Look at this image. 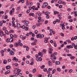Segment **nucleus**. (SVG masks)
<instances>
[{"mask_svg":"<svg viewBox=\"0 0 77 77\" xmlns=\"http://www.w3.org/2000/svg\"><path fill=\"white\" fill-rule=\"evenodd\" d=\"M48 5V3L47 2H44L42 6V8H45L46 6H47V5Z\"/></svg>","mask_w":77,"mask_h":77,"instance_id":"1","label":"nucleus"},{"mask_svg":"<svg viewBox=\"0 0 77 77\" xmlns=\"http://www.w3.org/2000/svg\"><path fill=\"white\" fill-rule=\"evenodd\" d=\"M66 48L68 49H69L70 48H73V47L72 46V45H68L67 46Z\"/></svg>","mask_w":77,"mask_h":77,"instance_id":"2","label":"nucleus"},{"mask_svg":"<svg viewBox=\"0 0 77 77\" xmlns=\"http://www.w3.org/2000/svg\"><path fill=\"white\" fill-rule=\"evenodd\" d=\"M49 50L50 51H48L49 53V54H53V53H52V51H53V49L52 48H50Z\"/></svg>","mask_w":77,"mask_h":77,"instance_id":"3","label":"nucleus"},{"mask_svg":"<svg viewBox=\"0 0 77 77\" xmlns=\"http://www.w3.org/2000/svg\"><path fill=\"white\" fill-rule=\"evenodd\" d=\"M1 54L2 56H4V51L2 50L1 51Z\"/></svg>","mask_w":77,"mask_h":77,"instance_id":"4","label":"nucleus"},{"mask_svg":"<svg viewBox=\"0 0 77 77\" xmlns=\"http://www.w3.org/2000/svg\"><path fill=\"white\" fill-rule=\"evenodd\" d=\"M10 54L11 56H13L14 54V52L12 50H11L10 53Z\"/></svg>","mask_w":77,"mask_h":77,"instance_id":"5","label":"nucleus"},{"mask_svg":"<svg viewBox=\"0 0 77 77\" xmlns=\"http://www.w3.org/2000/svg\"><path fill=\"white\" fill-rule=\"evenodd\" d=\"M57 52H54V53H53V54H52L51 55V57H53V56H56V55H57Z\"/></svg>","mask_w":77,"mask_h":77,"instance_id":"6","label":"nucleus"},{"mask_svg":"<svg viewBox=\"0 0 77 77\" xmlns=\"http://www.w3.org/2000/svg\"><path fill=\"white\" fill-rule=\"evenodd\" d=\"M75 14V17H77V11H74L72 12V14Z\"/></svg>","mask_w":77,"mask_h":77,"instance_id":"7","label":"nucleus"},{"mask_svg":"<svg viewBox=\"0 0 77 77\" xmlns=\"http://www.w3.org/2000/svg\"><path fill=\"white\" fill-rule=\"evenodd\" d=\"M11 66L8 65V66H6V69L8 70V69H11Z\"/></svg>","mask_w":77,"mask_h":77,"instance_id":"8","label":"nucleus"},{"mask_svg":"<svg viewBox=\"0 0 77 77\" xmlns=\"http://www.w3.org/2000/svg\"><path fill=\"white\" fill-rule=\"evenodd\" d=\"M15 60L16 62H18V59L17 58H16V57H14V59L13 60V61H14V60Z\"/></svg>","mask_w":77,"mask_h":77,"instance_id":"9","label":"nucleus"},{"mask_svg":"<svg viewBox=\"0 0 77 77\" xmlns=\"http://www.w3.org/2000/svg\"><path fill=\"white\" fill-rule=\"evenodd\" d=\"M13 40H14V38H10L9 39V41L10 42H12L13 41Z\"/></svg>","mask_w":77,"mask_h":77,"instance_id":"10","label":"nucleus"},{"mask_svg":"<svg viewBox=\"0 0 77 77\" xmlns=\"http://www.w3.org/2000/svg\"><path fill=\"white\" fill-rule=\"evenodd\" d=\"M41 35L40 34H39L36 36V37L37 38H41Z\"/></svg>","mask_w":77,"mask_h":77,"instance_id":"11","label":"nucleus"},{"mask_svg":"<svg viewBox=\"0 0 77 77\" xmlns=\"http://www.w3.org/2000/svg\"><path fill=\"white\" fill-rule=\"evenodd\" d=\"M55 63L56 65H59L60 63V61H57L55 62Z\"/></svg>","mask_w":77,"mask_h":77,"instance_id":"12","label":"nucleus"},{"mask_svg":"<svg viewBox=\"0 0 77 77\" xmlns=\"http://www.w3.org/2000/svg\"><path fill=\"white\" fill-rule=\"evenodd\" d=\"M54 15H56V14H59V12L56 11H54Z\"/></svg>","mask_w":77,"mask_h":77,"instance_id":"13","label":"nucleus"},{"mask_svg":"<svg viewBox=\"0 0 77 77\" xmlns=\"http://www.w3.org/2000/svg\"><path fill=\"white\" fill-rule=\"evenodd\" d=\"M29 15L30 16H32V17H34L35 15L33 13H29Z\"/></svg>","mask_w":77,"mask_h":77,"instance_id":"14","label":"nucleus"},{"mask_svg":"<svg viewBox=\"0 0 77 77\" xmlns=\"http://www.w3.org/2000/svg\"><path fill=\"white\" fill-rule=\"evenodd\" d=\"M66 42H67L68 43H71V41L70 40L68 39L66 40Z\"/></svg>","mask_w":77,"mask_h":77,"instance_id":"15","label":"nucleus"},{"mask_svg":"<svg viewBox=\"0 0 77 77\" xmlns=\"http://www.w3.org/2000/svg\"><path fill=\"white\" fill-rule=\"evenodd\" d=\"M48 65H49V66H51L52 65L51 64V61H49L48 62Z\"/></svg>","mask_w":77,"mask_h":77,"instance_id":"16","label":"nucleus"},{"mask_svg":"<svg viewBox=\"0 0 77 77\" xmlns=\"http://www.w3.org/2000/svg\"><path fill=\"white\" fill-rule=\"evenodd\" d=\"M7 60H4V62H3L4 64H6L7 63Z\"/></svg>","mask_w":77,"mask_h":77,"instance_id":"17","label":"nucleus"},{"mask_svg":"<svg viewBox=\"0 0 77 77\" xmlns=\"http://www.w3.org/2000/svg\"><path fill=\"white\" fill-rule=\"evenodd\" d=\"M12 26L13 27L15 26V21H14L13 20L12 22Z\"/></svg>","mask_w":77,"mask_h":77,"instance_id":"18","label":"nucleus"},{"mask_svg":"<svg viewBox=\"0 0 77 77\" xmlns=\"http://www.w3.org/2000/svg\"><path fill=\"white\" fill-rule=\"evenodd\" d=\"M61 16L60 15V14H58V17L59 18L60 20H61V19H62V17H61Z\"/></svg>","mask_w":77,"mask_h":77,"instance_id":"19","label":"nucleus"},{"mask_svg":"<svg viewBox=\"0 0 77 77\" xmlns=\"http://www.w3.org/2000/svg\"><path fill=\"white\" fill-rule=\"evenodd\" d=\"M41 24H42V23H36V25L38 26V27H39V26H40Z\"/></svg>","mask_w":77,"mask_h":77,"instance_id":"20","label":"nucleus"},{"mask_svg":"<svg viewBox=\"0 0 77 77\" xmlns=\"http://www.w3.org/2000/svg\"><path fill=\"white\" fill-rule=\"evenodd\" d=\"M9 72H10V70H8L5 72V74H8V73H9Z\"/></svg>","mask_w":77,"mask_h":77,"instance_id":"21","label":"nucleus"},{"mask_svg":"<svg viewBox=\"0 0 77 77\" xmlns=\"http://www.w3.org/2000/svg\"><path fill=\"white\" fill-rule=\"evenodd\" d=\"M19 45H18V44L17 43H15L14 44V46H16V47H18Z\"/></svg>","mask_w":77,"mask_h":77,"instance_id":"22","label":"nucleus"},{"mask_svg":"<svg viewBox=\"0 0 77 77\" xmlns=\"http://www.w3.org/2000/svg\"><path fill=\"white\" fill-rule=\"evenodd\" d=\"M50 14V12L48 11H47L45 13V14L46 15H48L49 14Z\"/></svg>","mask_w":77,"mask_h":77,"instance_id":"23","label":"nucleus"},{"mask_svg":"<svg viewBox=\"0 0 77 77\" xmlns=\"http://www.w3.org/2000/svg\"><path fill=\"white\" fill-rule=\"evenodd\" d=\"M55 72H56V69H54L53 70V71L52 72V74H54Z\"/></svg>","mask_w":77,"mask_h":77,"instance_id":"24","label":"nucleus"},{"mask_svg":"<svg viewBox=\"0 0 77 77\" xmlns=\"http://www.w3.org/2000/svg\"><path fill=\"white\" fill-rule=\"evenodd\" d=\"M29 23V21H26V23H25L24 24L25 25H26V24H28Z\"/></svg>","mask_w":77,"mask_h":77,"instance_id":"25","label":"nucleus"},{"mask_svg":"<svg viewBox=\"0 0 77 77\" xmlns=\"http://www.w3.org/2000/svg\"><path fill=\"white\" fill-rule=\"evenodd\" d=\"M31 45H36V43L35 42H34L31 43Z\"/></svg>","mask_w":77,"mask_h":77,"instance_id":"26","label":"nucleus"},{"mask_svg":"<svg viewBox=\"0 0 77 77\" xmlns=\"http://www.w3.org/2000/svg\"><path fill=\"white\" fill-rule=\"evenodd\" d=\"M5 33L6 35H8L9 34V32H8V31L7 30H6L5 31Z\"/></svg>","mask_w":77,"mask_h":77,"instance_id":"27","label":"nucleus"},{"mask_svg":"<svg viewBox=\"0 0 77 77\" xmlns=\"http://www.w3.org/2000/svg\"><path fill=\"white\" fill-rule=\"evenodd\" d=\"M19 74V72H17V73L15 74V76L17 77V75H18Z\"/></svg>","mask_w":77,"mask_h":77,"instance_id":"28","label":"nucleus"},{"mask_svg":"<svg viewBox=\"0 0 77 77\" xmlns=\"http://www.w3.org/2000/svg\"><path fill=\"white\" fill-rule=\"evenodd\" d=\"M75 58V57L74 56H71L70 57V59L72 60L74 59V58Z\"/></svg>","mask_w":77,"mask_h":77,"instance_id":"29","label":"nucleus"},{"mask_svg":"<svg viewBox=\"0 0 77 77\" xmlns=\"http://www.w3.org/2000/svg\"><path fill=\"white\" fill-rule=\"evenodd\" d=\"M56 22H57V23H59V22H60V20L58 19H56Z\"/></svg>","mask_w":77,"mask_h":77,"instance_id":"30","label":"nucleus"},{"mask_svg":"<svg viewBox=\"0 0 77 77\" xmlns=\"http://www.w3.org/2000/svg\"><path fill=\"white\" fill-rule=\"evenodd\" d=\"M10 37H11L10 38H13L14 37V36H13L12 34H10Z\"/></svg>","mask_w":77,"mask_h":77,"instance_id":"31","label":"nucleus"},{"mask_svg":"<svg viewBox=\"0 0 77 77\" xmlns=\"http://www.w3.org/2000/svg\"><path fill=\"white\" fill-rule=\"evenodd\" d=\"M18 45H20V44H21V40H19L18 41Z\"/></svg>","mask_w":77,"mask_h":77,"instance_id":"32","label":"nucleus"},{"mask_svg":"<svg viewBox=\"0 0 77 77\" xmlns=\"http://www.w3.org/2000/svg\"><path fill=\"white\" fill-rule=\"evenodd\" d=\"M48 77H52V75H51V74H49L48 75Z\"/></svg>","mask_w":77,"mask_h":77,"instance_id":"33","label":"nucleus"},{"mask_svg":"<svg viewBox=\"0 0 77 77\" xmlns=\"http://www.w3.org/2000/svg\"><path fill=\"white\" fill-rule=\"evenodd\" d=\"M57 71H58L60 72V71H61V69H60V68H57Z\"/></svg>","mask_w":77,"mask_h":77,"instance_id":"34","label":"nucleus"},{"mask_svg":"<svg viewBox=\"0 0 77 77\" xmlns=\"http://www.w3.org/2000/svg\"><path fill=\"white\" fill-rule=\"evenodd\" d=\"M1 14H4V12H3V11H0V15Z\"/></svg>","mask_w":77,"mask_h":77,"instance_id":"35","label":"nucleus"},{"mask_svg":"<svg viewBox=\"0 0 77 77\" xmlns=\"http://www.w3.org/2000/svg\"><path fill=\"white\" fill-rule=\"evenodd\" d=\"M59 4H62V0H60L58 2Z\"/></svg>","mask_w":77,"mask_h":77,"instance_id":"36","label":"nucleus"},{"mask_svg":"<svg viewBox=\"0 0 77 77\" xmlns=\"http://www.w3.org/2000/svg\"><path fill=\"white\" fill-rule=\"evenodd\" d=\"M17 27H18V29H19V28H20V24L18 23L17 24Z\"/></svg>","mask_w":77,"mask_h":77,"instance_id":"37","label":"nucleus"},{"mask_svg":"<svg viewBox=\"0 0 77 77\" xmlns=\"http://www.w3.org/2000/svg\"><path fill=\"white\" fill-rule=\"evenodd\" d=\"M11 32L12 33H14V31L12 29L10 30L9 32V33H11Z\"/></svg>","mask_w":77,"mask_h":77,"instance_id":"38","label":"nucleus"},{"mask_svg":"<svg viewBox=\"0 0 77 77\" xmlns=\"http://www.w3.org/2000/svg\"><path fill=\"white\" fill-rule=\"evenodd\" d=\"M38 60L39 61H42V58L41 57H39L38 58Z\"/></svg>","mask_w":77,"mask_h":77,"instance_id":"39","label":"nucleus"},{"mask_svg":"<svg viewBox=\"0 0 77 77\" xmlns=\"http://www.w3.org/2000/svg\"><path fill=\"white\" fill-rule=\"evenodd\" d=\"M67 56H69L70 57V56H72V55L71 54H67Z\"/></svg>","mask_w":77,"mask_h":77,"instance_id":"40","label":"nucleus"},{"mask_svg":"<svg viewBox=\"0 0 77 77\" xmlns=\"http://www.w3.org/2000/svg\"><path fill=\"white\" fill-rule=\"evenodd\" d=\"M44 67H45V66L43 65L41 67V69H43Z\"/></svg>","mask_w":77,"mask_h":77,"instance_id":"41","label":"nucleus"},{"mask_svg":"<svg viewBox=\"0 0 77 77\" xmlns=\"http://www.w3.org/2000/svg\"><path fill=\"white\" fill-rule=\"evenodd\" d=\"M4 17L5 18V20H6V19L8 18V16L7 15H5Z\"/></svg>","mask_w":77,"mask_h":77,"instance_id":"42","label":"nucleus"},{"mask_svg":"<svg viewBox=\"0 0 77 77\" xmlns=\"http://www.w3.org/2000/svg\"><path fill=\"white\" fill-rule=\"evenodd\" d=\"M32 9L34 10L33 11H34V10L35 9V6H33L32 7Z\"/></svg>","mask_w":77,"mask_h":77,"instance_id":"43","label":"nucleus"},{"mask_svg":"<svg viewBox=\"0 0 77 77\" xmlns=\"http://www.w3.org/2000/svg\"><path fill=\"white\" fill-rule=\"evenodd\" d=\"M72 47H75V44H74V43H72Z\"/></svg>","mask_w":77,"mask_h":77,"instance_id":"44","label":"nucleus"},{"mask_svg":"<svg viewBox=\"0 0 77 77\" xmlns=\"http://www.w3.org/2000/svg\"><path fill=\"white\" fill-rule=\"evenodd\" d=\"M13 12V11H12V10L10 12V15H12V14Z\"/></svg>","mask_w":77,"mask_h":77,"instance_id":"45","label":"nucleus"},{"mask_svg":"<svg viewBox=\"0 0 77 77\" xmlns=\"http://www.w3.org/2000/svg\"><path fill=\"white\" fill-rule=\"evenodd\" d=\"M48 20H46V21L45 22V24H47V23H48Z\"/></svg>","mask_w":77,"mask_h":77,"instance_id":"46","label":"nucleus"},{"mask_svg":"<svg viewBox=\"0 0 77 77\" xmlns=\"http://www.w3.org/2000/svg\"><path fill=\"white\" fill-rule=\"evenodd\" d=\"M60 35H61V36H63H63H64V35L62 33H61L60 34Z\"/></svg>","mask_w":77,"mask_h":77,"instance_id":"47","label":"nucleus"},{"mask_svg":"<svg viewBox=\"0 0 77 77\" xmlns=\"http://www.w3.org/2000/svg\"><path fill=\"white\" fill-rule=\"evenodd\" d=\"M18 71V72H21V69H18L17 70V72Z\"/></svg>","mask_w":77,"mask_h":77,"instance_id":"48","label":"nucleus"},{"mask_svg":"<svg viewBox=\"0 0 77 77\" xmlns=\"http://www.w3.org/2000/svg\"><path fill=\"white\" fill-rule=\"evenodd\" d=\"M38 19L39 20H41V16H39L38 17Z\"/></svg>","mask_w":77,"mask_h":77,"instance_id":"49","label":"nucleus"},{"mask_svg":"<svg viewBox=\"0 0 77 77\" xmlns=\"http://www.w3.org/2000/svg\"><path fill=\"white\" fill-rule=\"evenodd\" d=\"M74 48L75 49V50H77V45H75V47H74Z\"/></svg>","mask_w":77,"mask_h":77,"instance_id":"50","label":"nucleus"},{"mask_svg":"<svg viewBox=\"0 0 77 77\" xmlns=\"http://www.w3.org/2000/svg\"><path fill=\"white\" fill-rule=\"evenodd\" d=\"M35 33H33L32 34V37H35Z\"/></svg>","mask_w":77,"mask_h":77,"instance_id":"51","label":"nucleus"},{"mask_svg":"<svg viewBox=\"0 0 77 77\" xmlns=\"http://www.w3.org/2000/svg\"><path fill=\"white\" fill-rule=\"evenodd\" d=\"M46 18H50V16H49V15H47L46 16Z\"/></svg>","mask_w":77,"mask_h":77,"instance_id":"52","label":"nucleus"},{"mask_svg":"<svg viewBox=\"0 0 77 77\" xmlns=\"http://www.w3.org/2000/svg\"><path fill=\"white\" fill-rule=\"evenodd\" d=\"M31 39L32 41H33V40H35V38L33 37H32L31 38Z\"/></svg>","mask_w":77,"mask_h":77,"instance_id":"53","label":"nucleus"},{"mask_svg":"<svg viewBox=\"0 0 77 77\" xmlns=\"http://www.w3.org/2000/svg\"><path fill=\"white\" fill-rule=\"evenodd\" d=\"M13 47V45L11 44L10 45V48H12V47Z\"/></svg>","mask_w":77,"mask_h":77,"instance_id":"54","label":"nucleus"},{"mask_svg":"<svg viewBox=\"0 0 77 77\" xmlns=\"http://www.w3.org/2000/svg\"><path fill=\"white\" fill-rule=\"evenodd\" d=\"M65 66H63L62 67V69H65Z\"/></svg>","mask_w":77,"mask_h":77,"instance_id":"55","label":"nucleus"},{"mask_svg":"<svg viewBox=\"0 0 77 77\" xmlns=\"http://www.w3.org/2000/svg\"><path fill=\"white\" fill-rule=\"evenodd\" d=\"M35 34H37V33H38V30H35Z\"/></svg>","mask_w":77,"mask_h":77,"instance_id":"56","label":"nucleus"},{"mask_svg":"<svg viewBox=\"0 0 77 77\" xmlns=\"http://www.w3.org/2000/svg\"><path fill=\"white\" fill-rule=\"evenodd\" d=\"M3 29L4 30H6V28L4 27H3Z\"/></svg>","mask_w":77,"mask_h":77,"instance_id":"57","label":"nucleus"},{"mask_svg":"<svg viewBox=\"0 0 77 77\" xmlns=\"http://www.w3.org/2000/svg\"><path fill=\"white\" fill-rule=\"evenodd\" d=\"M74 39H75V40L76 39H77V36H75L74 37Z\"/></svg>","mask_w":77,"mask_h":77,"instance_id":"58","label":"nucleus"},{"mask_svg":"<svg viewBox=\"0 0 77 77\" xmlns=\"http://www.w3.org/2000/svg\"><path fill=\"white\" fill-rule=\"evenodd\" d=\"M44 34H42L41 35V38H44Z\"/></svg>","mask_w":77,"mask_h":77,"instance_id":"59","label":"nucleus"},{"mask_svg":"<svg viewBox=\"0 0 77 77\" xmlns=\"http://www.w3.org/2000/svg\"><path fill=\"white\" fill-rule=\"evenodd\" d=\"M71 18V16L69 15L68 17V19H70Z\"/></svg>","mask_w":77,"mask_h":77,"instance_id":"60","label":"nucleus"},{"mask_svg":"<svg viewBox=\"0 0 77 77\" xmlns=\"http://www.w3.org/2000/svg\"><path fill=\"white\" fill-rule=\"evenodd\" d=\"M41 54H42L41 52H40L38 53V56H41Z\"/></svg>","mask_w":77,"mask_h":77,"instance_id":"61","label":"nucleus"},{"mask_svg":"<svg viewBox=\"0 0 77 77\" xmlns=\"http://www.w3.org/2000/svg\"><path fill=\"white\" fill-rule=\"evenodd\" d=\"M26 51L29 50V47H28V46H26Z\"/></svg>","mask_w":77,"mask_h":77,"instance_id":"62","label":"nucleus"},{"mask_svg":"<svg viewBox=\"0 0 77 77\" xmlns=\"http://www.w3.org/2000/svg\"><path fill=\"white\" fill-rule=\"evenodd\" d=\"M36 27V25H34L33 26V27H32V29H35Z\"/></svg>","mask_w":77,"mask_h":77,"instance_id":"63","label":"nucleus"},{"mask_svg":"<svg viewBox=\"0 0 77 77\" xmlns=\"http://www.w3.org/2000/svg\"><path fill=\"white\" fill-rule=\"evenodd\" d=\"M71 9L70 8H68L67 9V11H71Z\"/></svg>","mask_w":77,"mask_h":77,"instance_id":"64","label":"nucleus"}]
</instances>
